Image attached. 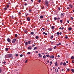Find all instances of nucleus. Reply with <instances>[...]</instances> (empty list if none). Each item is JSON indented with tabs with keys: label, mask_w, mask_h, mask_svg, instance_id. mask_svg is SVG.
<instances>
[{
	"label": "nucleus",
	"mask_w": 74,
	"mask_h": 74,
	"mask_svg": "<svg viewBox=\"0 0 74 74\" xmlns=\"http://www.w3.org/2000/svg\"><path fill=\"white\" fill-rule=\"evenodd\" d=\"M5 57L7 58H12V59L14 58V56H12V54H9L5 56Z\"/></svg>",
	"instance_id": "1"
},
{
	"label": "nucleus",
	"mask_w": 74,
	"mask_h": 74,
	"mask_svg": "<svg viewBox=\"0 0 74 74\" xmlns=\"http://www.w3.org/2000/svg\"><path fill=\"white\" fill-rule=\"evenodd\" d=\"M45 5H46L47 6H48V4H49V2L47 1H45Z\"/></svg>",
	"instance_id": "2"
},
{
	"label": "nucleus",
	"mask_w": 74,
	"mask_h": 74,
	"mask_svg": "<svg viewBox=\"0 0 74 74\" xmlns=\"http://www.w3.org/2000/svg\"><path fill=\"white\" fill-rule=\"evenodd\" d=\"M61 18H62L63 16H64V13H62L61 14Z\"/></svg>",
	"instance_id": "3"
},
{
	"label": "nucleus",
	"mask_w": 74,
	"mask_h": 74,
	"mask_svg": "<svg viewBox=\"0 0 74 74\" xmlns=\"http://www.w3.org/2000/svg\"><path fill=\"white\" fill-rule=\"evenodd\" d=\"M15 41H16V39L14 38V39L12 41V43H13V44H14V43H15Z\"/></svg>",
	"instance_id": "4"
},
{
	"label": "nucleus",
	"mask_w": 74,
	"mask_h": 74,
	"mask_svg": "<svg viewBox=\"0 0 74 74\" xmlns=\"http://www.w3.org/2000/svg\"><path fill=\"white\" fill-rule=\"evenodd\" d=\"M28 49L31 50V49H32V48L31 46H29L28 47Z\"/></svg>",
	"instance_id": "5"
},
{
	"label": "nucleus",
	"mask_w": 74,
	"mask_h": 74,
	"mask_svg": "<svg viewBox=\"0 0 74 74\" xmlns=\"http://www.w3.org/2000/svg\"><path fill=\"white\" fill-rule=\"evenodd\" d=\"M38 56L39 57H40V58H42V55H41V54L40 53H39L38 54Z\"/></svg>",
	"instance_id": "6"
},
{
	"label": "nucleus",
	"mask_w": 74,
	"mask_h": 74,
	"mask_svg": "<svg viewBox=\"0 0 74 74\" xmlns=\"http://www.w3.org/2000/svg\"><path fill=\"white\" fill-rule=\"evenodd\" d=\"M7 41L8 42H10V41H11V40H10V39L9 38H8L7 39Z\"/></svg>",
	"instance_id": "7"
},
{
	"label": "nucleus",
	"mask_w": 74,
	"mask_h": 74,
	"mask_svg": "<svg viewBox=\"0 0 74 74\" xmlns=\"http://www.w3.org/2000/svg\"><path fill=\"white\" fill-rule=\"evenodd\" d=\"M27 19L28 21H30V18L29 17H28L27 18Z\"/></svg>",
	"instance_id": "8"
},
{
	"label": "nucleus",
	"mask_w": 74,
	"mask_h": 74,
	"mask_svg": "<svg viewBox=\"0 0 74 74\" xmlns=\"http://www.w3.org/2000/svg\"><path fill=\"white\" fill-rule=\"evenodd\" d=\"M63 65H64V66H66V62H64L63 63Z\"/></svg>",
	"instance_id": "9"
},
{
	"label": "nucleus",
	"mask_w": 74,
	"mask_h": 74,
	"mask_svg": "<svg viewBox=\"0 0 74 74\" xmlns=\"http://www.w3.org/2000/svg\"><path fill=\"white\" fill-rule=\"evenodd\" d=\"M61 44H62V43L60 42L58 44H57L56 45H57V46H58L59 45H61Z\"/></svg>",
	"instance_id": "10"
},
{
	"label": "nucleus",
	"mask_w": 74,
	"mask_h": 74,
	"mask_svg": "<svg viewBox=\"0 0 74 74\" xmlns=\"http://www.w3.org/2000/svg\"><path fill=\"white\" fill-rule=\"evenodd\" d=\"M72 29V28L71 27H69L68 28V29L69 30H71V29Z\"/></svg>",
	"instance_id": "11"
},
{
	"label": "nucleus",
	"mask_w": 74,
	"mask_h": 74,
	"mask_svg": "<svg viewBox=\"0 0 74 74\" xmlns=\"http://www.w3.org/2000/svg\"><path fill=\"white\" fill-rule=\"evenodd\" d=\"M55 66H58V64H57V62H56L55 64Z\"/></svg>",
	"instance_id": "12"
},
{
	"label": "nucleus",
	"mask_w": 74,
	"mask_h": 74,
	"mask_svg": "<svg viewBox=\"0 0 74 74\" xmlns=\"http://www.w3.org/2000/svg\"><path fill=\"white\" fill-rule=\"evenodd\" d=\"M55 71H56V72H58V69H55Z\"/></svg>",
	"instance_id": "13"
},
{
	"label": "nucleus",
	"mask_w": 74,
	"mask_h": 74,
	"mask_svg": "<svg viewBox=\"0 0 74 74\" xmlns=\"http://www.w3.org/2000/svg\"><path fill=\"white\" fill-rule=\"evenodd\" d=\"M24 33H27V30L26 29L25 30H24Z\"/></svg>",
	"instance_id": "14"
},
{
	"label": "nucleus",
	"mask_w": 74,
	"mask_h": 74,
	"mask_svg": "<svg viewBox=\"0 0 74 74\" xmlns=\"http://www.w3.org/2000/svg\"><path fill=\"white\" fill-rule=\"evenodd\" d=\"M71 59H72V60H74V56L71 57Z\"/></svg>",
	"instance_id": "15"
},
{
	"label": "nucleus",
	"mask_w": 74,
	"mask_h": 74,
	"mask_svg": "<svg viewBox=\"0 0 74 74\" xmlns=\"http://www.w3.org/2000/svg\"><path fill=\"white\" fill-rule=\"evenodd\" d=\"M38 38H39V37L38 36H36L35 38L36 39H38Z\"/></svg>",
	"instance_id": "16"
},
{
	"label": "nucleus",
	"mask_w": 74,
	"mask_h": 74,
	"mask_svg": "<svg viewBox=\"0 0 74 74\" xmlns=\"http://www.w3.org/2000/svg\"><path fill=\"white\" fill-rule=\"evenodd\" d=\"M40 18L41 19H42L43 18V16H40Z\"/></svg>",
	"instance_id": "17"
},
{
	"label": "nucleus",
	"mask_w": 74,
	"mask_h": 74,
	"mask_svg": "<svg viewBox=\"0 0 74 74\" xmlns=\"http://www.w3.org/2000/svg\"><path fill=\"white\" fill-rule=\"evenodd\" d=\"M37 49V47H36L34 48V50H35L36 49Z\"/></svg>",
	"instance_id": "18"
},
{
	"label": "nucleus",
	"mask_w": 74,
	"mask_h": 74,
	"mask_svg": "<svg viewBox=\"0 0 74 74\" xmlns=\"http://www.w3.org/2000/svg\"><path fill=\"white\" fill-rule=\"evenodd\" d=\"M71 71L73 72V73H74V70L73 69H72Z\"/></svg>",
	"instance_id": "19"
},
{
	"label": "nucleus",
	"mask_w": 74,
	"mask_h": 74,
	"mask_svg": "<svg viewBox=\"0 0 74 74\" xmlns=\"http://www.w3.org/2000/svg\"><path fill=\"white\" fill-rule=\"evenodd\" d=\"M49 51H52V49L51 48H49Z\"/></svg>",
	"instance_id": "20"
},
{
	"label": "nucleus",
	"mask_w": 74,
	"mask_h": 74,
	"mask_svg": "<svg viewBox=\"0 0 74 74\" xmlns=\"http://www.w3.org/2000/svg\"><path fill=\"white\" fill-rule=\"evenodd\" d=\"M57 18L55 17L54 18V20H57Z\"/></svg>",
	"instance_id": "21"
},
{
	"label": "nucleus",
	"mask_w": 74,
	"mask_h": 74,
	"mask_svg": "<svg viewBox=\"0 0 74 74\" xmlns=\"http://www.w3.org/2000/svg\"><path fill=\"white\" fill-rule=\"evenodd\" d=\"M46 57V56H45L44 55L43 56V59H45V58Z\"/></svg>",
	"instance_id": "22"
},
{
	"label": "nucleus",
	"mask_w": 74,
	"mask_h": 74,
	"mask_svg": "<svg viewBox=\"0 0 74 74\" xmlns=\"http://www.w3.org/2000/svg\"><path fill=\"white\" fill-rule=\"evenodd\" d=\"M31 34H32V35H33V34H34V32H32L31 33Z\"/></svg>",
	"instance_id": "23"
},
{
	"label": "nucleus",
	"mask_w": 74,
	"mask_h": 74,
	"mask_svg": "<svg viewBox=\"0 0 74 74\" xmlns=\"http://www.w3.org/2000/svg\"><path fill=\"white\" fill-rule=\"evenodd\" d=\"M2 72V70L1 68H0V73H1Z\"/></svg>",
	"instance_id": "24"
},
{
	"label": "nucleus",
	"mask_w": 74,
	"mask_h": 74,
	"mask_svg": "<svg viewBox=\"0 0 74 74\" xmlns=\"http://www.w3.org/2000/svg\"><path fill=\"white\" fill-rule=\"evenodd\" d=\"M52 39L53 38V36H51L50 37Z\"/></svg>",
	"instance_id": "25"
},
{
	"label": "nucleus",
	"mask_w": 74,
	"mask_h": 74,
	"mask_svg": "<svg viewBox=\"0 0 74 74\" xmlns=\"http://www.w3.org/2000/svg\"><path fill=\"white\" fill-rule=\"evenodd\" d=\"M51 29H54V26H52L51 27Z\"/></svg>",
	"instance_id": "26"
},
{
	"label": "nucleus",
	"mask_w": 74,
	"mask_h": 74,
	"mask_svg": "<svg viewBox=\"0 0 74 74\" xmlns=\"http://www.w3.org/2000/svg\"><path fill=\"white\" fill-rule=\"evenodd\" d=\"M51 58H54V56L52 55L51 56Z\"/></svg>",
	"instance_id": "27"
},
{
	"label": "nucleus",
	"mask_w": 74,
	"mask_h": 74,
	"mask_svg": "<svg viewBox=\"0 0 74 74\" xmlns=\"http://www.w3.org/2000/svg\"><path fill=\"white\" fill-rule=\"evenodd\" d=\"M28 44H30V41H29L28 42Z\"/></svg>",
	"instance_id": "28"
},
{
	"label": "nucleus",
	"mask_w": 74,
	"mask_h": 74,
	"mask_svg": "<svg viewBox=\"0 0 74 74\" xmlns=\"http://www.w3.org/2000/svg\"><path fill=\"white\" fill-rule=\"evenodd\" d=\"M25 45H27V44H28V43H27V42H25Z\"/></svg>",
	"instance_id": "29"
},
{
	"label": "nucleus",
	"mask_w": 74,
	"mask_h": 74,
	"mask_svg": "<svg viewBox=\"0 0 74 74\" xmlns=\"http://www.w3.org/2000/svg\"><path fill=\"white\" fill-rule=\"evenodd\" d=\"M46 56L47 57H49V55H46Z\"/></svg>",
	"instance_id": "30"
},
{
	"label": "nucleus",
	"mask_w": 74,
	"mask_h": 74,
	"mask_svg": "<svg viewBox=\"0 0 74 74\" xmlns=\"http://www.w3.org/2000/svg\"><path fill=\"white\" fill-rule=\"evenodd\" d=\"M27 54H28V55H30V52H28L27 53Z\"/></svg>",
	"instance_id": "31"
},
{
	"label": "nucleus",
	"mask_w": 74,
	"mask_h": 74,
	"mask_svg": "<svg viewBox=\"0 0 74 74\" xmlns=\"http://www.w3.org/2000/svg\"><path fill=\"white\" fill-rule=\"evenodd\" d=\"M60 22L61 23H62V22H63V21L62 20H61L60 21Z\"/></svg>",
	"instance_id": "32"
},
{
	"label": "nucleus",
	"mask_w": 74,
	"mask_h": 74,
	"mask_svg": "<svg viewBox=\"0 0 74 74\" xmlns=\"http://www.w3.org/2000/svg\"><path fill=\"white\" fill-rule=\"evenodd\" d=\"M60 18V17H58V18H57V20H59Z\"/></svg>",
	"instance_id": "33"
},
{
	"label": "nucleus",
	"mask_w": 74,
	"mask_h": 74,
	"mask_svg": "<svg viewBox=\"0 0 74 74\" xmlns=\"http://www.w3.org/2000/svg\"><path fill=\"white\" fill-rule=\"evenodd\" d=\"M57 34L58 35H59V32H57Z\"/></svg>",
	"instance_id": "34"
},
{
	"label": "nucleus",
	"mask_w": 74,
	"mask_h": 74,
	"mask_svg": "<svg viewBox=\"0 0 74 74\" xmlns=\"http://www.w3.org/2000/svg\"><path fill=\"white\" fill-rule=\"evenodd\" d=\"M15 37H17V36H18V35L16 34L15 35Z\"/></svg>",
	"instance_id": "35"
},
{
	"label": "nucleus",
	"mask_w": 74,
	"mask_h": 74,
	"mask_svg": "<svg viewBox=\"0 0 74 74\" xmlns=\"http://www.w3.org/2000/svg\"><path fill=\"white\" fill-rule=\"evenodd\" d=\"M18 56V54H16V56L17 57V56Z\"/></svg>",
	"instance_id": "36"
},
{
	"label": "nucleus",
	"mask_w": 74,
	"mask_h": 74,
	"mask_svg": "<svg viewBox=\"0 0 74 74\" xmlns=\"http://www.w3.org/2000/svg\"><path fill=\"white\" fill-rule=\"evenodd\" d=\"M5 49L6 51H8V48H6Z\"/></svg>",
	"instance_id": "37"
},
{
	"label": "nucleus",
	"mask_w": 74,
	"mask_h": 74,
	"mask_svg": "<svg viewBox=\"0 0 74 74\" xmlns=\"http://www.w3.org/2000/svg\"><path fill=\"white\" fill-rule=\"evenodd\" d=\"M20 56V57H22V56H23V55L22 54H21Z\"/></svg>",
	"instance_id": "38"
},
{
	"label": "nucleus",
	"mask_w": 74,
	"mask_h": 74,
	"mask_svg": "<svg viewBox=\"0 0 74 74\" xmlns=\"http://www.w3.org/2000/svg\"><path fill=\"white\" fill-rule=\"evenodd\" d=\"M8 7H9V5H7V8H8Z\"/></svg>",
	"instance_id": "39"
},
{
	"label": "nucleus",
	"mask_w": 74,
	"mask_h": 74,
	"mask_svg": "<svg viewBox=\"0 0 74 74\" xmlns=\"http://www.w3.org/2000/svg\"><path fill=\"white\" fill-rule=\"evenodd\" d=\"M43 29V30H45V28H42V29H41V31H42V29Z\"/></svg>",
	"instance_id": "40"
},
{
	"label": "nucleus",
	"mask_w": 74,
	"mask_h": 74,
	"mask_svg": "<svg viewBox=\"0 0 74 74\" xmlns=\"http://www.w3.org/2000/svg\"><path fill=\"white\" fill-rule=\"evenodd\" d=\"M71 18L72 20H73V18L72 17H71Z\"/></svg>",
	"instance_id": "41"
},
{
	"label": "nucleus",
	"mask_w": 74,
	"mask_h": 74,
	"mask_svg": "<svg viewBox=\"0 0 74 74\" xmlns=\"http://www.w3.org/2000/svg\"><path fill=\"white\" fill-rule=\"evenodd\" d=\"M38 2L39 3H40L41 2V0H39Z\"/></svg>",
	"instance_id": "42"
},
{
	"label": "nucleus",
	"mask_w": 74,
	"mask_h": 74,
	"mask_svg": "<svg viewBox=\"0 0 74 74\" xmlns=\"http://www.w3.org/2000/svg\"><path fill=\"white\" fill-rule=\"evenodd\" d=\"M56 46H55V47H53L54 49H56Z\"/></svg>",
	"instance_id": "43"
},
{
	"label": "nucleus",
	"mask_w": 74,
	"mask_h": 74,
	"mask_svg": "<svg viewBox=\"0 0 74 74\" xmlns=\"http://www.w3.org/2000/svg\"><path fill=\"white\" fill-rule=\"evenodd\" d=\"M3 63L4 64H5V63H6V62H5V61H4L3 62Z\"/></svg>",
	"instance_id": "44"
},
{
	"label": "nucleus",
	"mask_w": 74,
	"mask_h": 74,
	"mask_svg": "<svg viewBox=\"0 0 74 74\" xmlns=\"http://www.w3.org/2000/svg\"><path fill=\"white\" fill-rule=\"evenodd\" d=\"M67 22H68V23H69L70 22H69V20H67Z\"/></svg>",
	"instance_id": "45"
},
{
	"label": "nucleus",
	"mask_w": 74,
	"mask_h": 74,
	"mask_svg": "<svg viewBox=\"0 0 74 74\" xmlns=\"http://www.w3.org/2000/svg\"><path fill=\"white\" fill-rule=\"evenodd\" d=\"M7 8H4V10H7Z\"/></svg>",
	"instance_id": "46"
},
{
	"label": "nucleus",
	"mask_w": 74,
	"mask_h": 74,
	"mask_svg": "<svg viewBox=\"0 0 74 74\" xmlns=\"http://www.w3.org/2000/svg\"><path fill=\"white\" fill-rule=\"evenodd\" d=\"M71 8H73V5H71L70 6Z\"/></svg>",
	"instance_id": "47"
},
{
	"label": "nucleus",
	"mask_w": 74,
	"mask_h": 74,
	"mask_svg": "<svg viewBox=\"0 0 74 74\" xmlns=\"http://www.w3.org/2000/svg\"><path fill=\"white\" fill-rule=\"evenodd\" d=\"M65 38H66V39H67V38H68V37L66 36V37H65Z\"/></svg>",
	"instance_id": "48"
},
{
	"label": "nucleus",
	"mask_w": 74,
	"mask_h": 74,
	"mask_svg": "<svg viewBox=\"0 0 74 74\" xmlns=\"http://www.w3.org/2000/svg\"><path fill=\"white\" fill-rule=\"evenodd\" d=\"M61 29H62V30H63L64 29V27H62V28H61Z\"/></svg>",
	"instance_id": "49"
},
{
	"label": "nucleus",
	"mask_w": 74,
	"mask_h": 74,
	"mask_svg": "<svg viewBox=\"0 0 74 74\" xmlns=\"http://www.w3.org/2000/svg\"><path fill=\"white\" fill-rule=\"evenodd\" d=\"M67 71H70V69H67Z\"/></svg>",
	"instance_id": "50"
},
{
	"label": "nucleus",
	"mask_w": 74,
	"mask_h": 74,
	"mask_svg": "<svg viewBox=\"0 0 74 74\" xmlns=\"http://www.w3.org/2000/svg\"><path fill=\"white\" fill-rule=\"evenodd\" d=\"M27 60H27L25 61V63L27 62Z\"/></svg>",
	"instance_id": "51"
},
{
	"label": "nucleus",
	"mask_w": 74,
	"mask_h": 74,
	"mask_svg": "<svg viewBox=\"0 0 74 74\" xmlns=\"http://www.w3.org/2000/svg\"><path fill=\"white\" fill-rule=\"evenodd\" d=\"M35 45H32V47H35Z\"/></svg>",
	"instance_id": "52"
},
{
	"label": "nucleus",
	"mask_w": 74,
	"mask_h": 74,
	"mask_svg": "<svg viewBox=\"0 0 74 74\" xmlns=\"http://www.w3.org/2000/svg\"><path fill=\"white\" fill-rule=\"evenodd\" d=\"M72 63H74V60H73L72 61Z\"/></svg>",
	"instance_id": "53"
},
{
	"label": "nucleus",
	"mask_w": 74,
	"mask_h": 74,
	"mask_svg": "<svg viewBox=\"0 0 74 74\" xmlns=\"http://www.w3.org/2000/svg\"><path fill=\"white\" fill-rule=\"evenodd\" d=\"M29 12H31V11H32V10H29Z\"/></svg>",
	"instance_id": "54"
},
{
	"label": "nucleus",
	"mask_w": 74,
	"mask_h": 74,
	"mask_svg": "<svg viewBox=\"0 0 74 74\" xmlns=\"http://www.w3.org/2000/svg\"><path fill=\"white\" fill-rule=\"evenodd\" d=\"M59 34L60 35H61V34H62V32H60Z\"/></svg>",
	"instance_id": "55"
},
{
	"label": "nucleus",
	"mask_w": 74,
	"mask_h": 74,
	"mask_svg": "<svg viewBox=\"0 0 74 74\" xmlns=\"http://www.w3.org/2000/svg\"><path fill=\"white\" fill-rule=\"evenodd\" d=\"M58 9L59 10H60V8H58Z\"/></svg>",
	"instance_id": "56"
},
{
	"label": "nucleus",
	"mask_w": 74,
	"mask_h": 74,
	"mask_svg": "<svg viewBox=\"0 0 74 74\" xmlns=\"http://www.w3.org/2000/svg\"><path fill=\"white\" fill-rule=\"evenodd\" d=\"M59 29H60V30H61V29H62V28L61 27H60Z\"/></svg>",
	"instance_id": "57"
},
{
	"label": "nucleus",
	"mask_w": 74,
	"mask_h": 74,
	"mask_svg": "<svg viewBox=\"0 0 74 74\" xmlns=\"http://www.w3.org/2000/svg\"><path fill=\"white\" fill-rule=\"evenodd\" d=\"M58 58H59L60 57V56H59V55H58Z\"/></svg>",
	"instance_id": "58"
},
{
	"label": "nucleus",
	"mask_w": 74,
	"mask_h": 74,
	"mask_svg": "<svg viewBox=\"0 0 74 74\" xmlns=\"http://www.w3.org/2000/svg\"><path fill=\"white\" fill-rule=\"evenodd\" d=\"M49 58H51V56H49Z\"/></svg>",
	"instance_id": "59"
},
{
	"label": "nucleus",
	"mask_w": 74,
	"mask_h": 74,
	"mask_svg": "<svg viewBox=\"0 0 74 74\" xmlns=\"http://www.w3.org/2000/svg\"><path fill=\"white\" fill-rule=\"evenodd\" d=\"M36 53H38V51H36Z\"/></svg>",
	"instance_id": "60"
},
{
	"label": "nucleus",
	"mask_w": 74,
	"mask_h": 74,
	"mask_svg": "<svg viewBox=\"0 0 74 74\" xmlns=\"http://www.w3.org/2000/svg\"><path fill=\"white\" fill-rule=\"evenodd\" d=\"M27 5V3H25V4H24V5Z\"/></svg>",
	"instance_id": "61"
},
{
	"label": "nucleus",
	"mask_w": 74,
	"mask_h": 74,
	"mask_svg": "<svg viewBox=\"0 0 74 74\" xmlns=\"http://www.w3.org/2000/svg\"><path fill=\"white\" fill-rule=\"evenodd\" d=\"M45 34V32H43V34Z\"/></svg>",
	"instance_id": "62"
},
{
	"label": "nucleus",
	"mask_w": 74,
	"mask_h": 74,
	"mask_svg": "<svg viewBox=\"0 0 74 74\" xmlns=\"http://www.w3.org/2000/svg\"><path fill=\"white\" fill-rule=\"evenodd\" d=\"M52 61H51L50 62V63H51V64H52Z\"/></svg>",
	"instance_id": "63"
},
{
	"label": "nucleus",
	"mask_w": 74,
	"mask_h": 74,
	"mask_svg": "<svg viewBox=\"0 0 74 74\" xmlns=\"http://www.w3.org/2000/svg\"><path fill=\"white\" fill-rule=\"evenodd\" d=\"M55 59H57V58L56 57H55Z\"/></svg>",
	"instance_id": "64"
}]
</instances>
